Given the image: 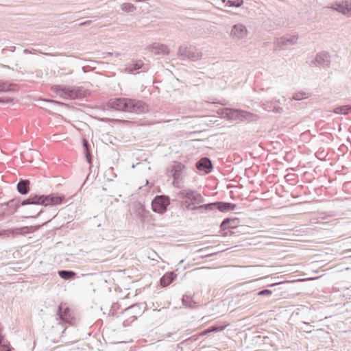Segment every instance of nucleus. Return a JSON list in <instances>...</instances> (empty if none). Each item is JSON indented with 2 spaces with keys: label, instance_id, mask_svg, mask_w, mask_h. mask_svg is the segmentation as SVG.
I'll return each mask as SVG.
<instances>
[{
  "label": "nucleus",
  "instance_id": "nucleus-1",
  "mask_svg": "<svg viewBox=\"0 0 351 351\" xmlns=\"http://www.w3.org/2000/svg\"><path fill=\"white\" fill-rule=\"evenodd\" d=\"M176 197L178 199L181 200L182 206L186 209L199 210L202 213H206V211H204V204L197 206H195L205 201L203 196L197 191L191 189H182L180 191L177 193Z\"/></svg>",
  "mask_w": 351,
  "mask_h": 351
},
{
  "label": "nucleus",
  "instance_id": "nucleus-2",
  "mask_svg": "<svg viewBox=\"0 0 351 351\" xmlns=\"http://www.w3.org/2000/svg\"><path fill=\"white\" fill-rule=\"evenodd\" d=\"M108 106L116 110H121L136 114L148 110V106L143 101L128 98H114L109 100Z\"/></svg>",
  "mask_w": 351,
  "mask_h": 351
},
{
  "label": "nucleus",
  "instance_id": "nucleus-3",
  "mask_svg": "<svg viewBox=\"0 0 351 351\" xmlns=\"http://www.w3.org/2000/svg\"><path fill=\"white\" fill-rule=\"evenodd\" d=\"M64 199L63 195H60L56 193L49 194L47 195H32L27 199L23 200L21 202L22 206L27 204H36V205H58L61 204Z\"/></svg>",
  "mask_w": 351,
  "mask_h": 351
},
{
  "label": "nucleus",
  "instance_id": "nucleus-4",
  "mask_svg": "<svg viewBox=\"0 0 351 351\" xmlns=\"http://www.w3.org/2000/svg\"><path fill=\"white\" fill-rule=\"evenodd\" d=\"M52 90L60 97L66 99H75L84 96V90L80 87L55 85L52 87Z\"/></svg>",
  "mask_w": 351,
  "mask_h": 351
},
{
  "label": "nucleus",
  "instance_id": "nucleus-5",
  "mask_svg": "<svg viewBox=\"0 0 351 351\" xmlns=\"http://www.w3.org/2000/svg\"><path fill=\"white\" fill-rule=\"evenodd\" d=\"M170 172L173 178L172 184L174 187L183 189L186 175V166L180 162L174 161Z\"/></svg>",
  "mask_w": 351,
  "mask_h": 351
},
{
  "label": "nucleus",
  "instance_id": "nucleus-6",
  "mask_svg": "<svg viewBox=\"0 0 351 351\" xmlns=\"http://www.w3.org/2000/svg\"><path fill=\"white\" fill-rule=\"evenodd\" d=\"M178 56L195 62L202 58V53L194 46L181 45L178 51Z\"/></svg>",
  "mask_w": 351,
  "mask_h": 351
},
{
  "label": "nucleus",
  "instance_id": "nucleus-7",
  "mask_svg": "<svg viewBox=\"0 0 351 351\" xmlns=\"http://www.w3.org/2000/svg\"><path fill=\"white\" fill-rule=\"evenodd\" d=\"M170 204V199L167 195H157L152 202V208L154 212L162 214L166 212Z\"/></svg>",
  "mask_w": 351,
  "mask_h": 351
},
{
  "label": "nucleus",
  "instance_id": "nucleus-8",
  "mask_svg": "<svg viewBox=\"0 0 351 351\" xmlns=\"http://www.w3.org/2000/svg\"><path fill=\"white\" fill-rule=\"evenodd\" d=\"M237 205L230 202H215L204 204V211L206 213L210 210L217 209L221 212H227L232 210L236 208Z\"/></svg>",
  "mask_w": 351,
  "mask_h": 351
},
{
  "label": "nucleus",
  "instance_id": "nucleus-9",
  "mask_svg": "<svg viewBox=\"0 0 351 351\" xmlns=\"http://www.w3.org/2000/svg\"><path fill=\"white\" fill-rule=\"evenodd\" d=\"M57 315L62 321L66 323L72 324L74 319L71 309L65 303H61L59 305L57 311Z\"/></svg>",
  "mask_w": 351,
  "mask_h": 351
},
{
  "label": "nucleus",
  "instance_id": "nucleus-10",
  "mask_svg": "<svg viewBox=\"0 0 351 351\" xmlns=\"http://www.w3.org/2000/svg\"><path fill=\"white\" fill-rule=\"evenodd\" d=\"M145 309V305L143 303H136L126 308L123 313L127 316H131L134 319H136L138 316H141Z\"/></svg>",
  "mask_w": 351,
  "mask_h": 351
},
{
  "label": "nucleus",
  "instance_id": "nucleus-11",
  "mask_svg": "<svg viewBox=\"0 0 351 351\" xmlns=\"http://www.w3.org/2000/svg\"><path fill=\"white\" fill-rule=\"evenodd\" d=\"M314 62L316 66L328 68L330 64V55L326 51L319 52L315 56Z\"/></svg>",
  "mask_w": 351,
  "mask_h": 351
},
{
  "label": "nucleus",
  "instance_id": "nucleus-12",
  "mask_svg": "<svg viewBox=\"0 0 351 351\" xmlns=\"http://www.w3.org/2000/svg\"><path fill=\"white\" fill-rule=\"evenodd\" d=\"M298 39V36L295 34L282 36L276 40V45L278 47L283 49L295 45L297 43Z\"/></svg>",
  "mask_w": 351,
  "mask_h": 351
},
{
  "label": "nucleus",
  "instance_id": "nucleus-13",
  "mask_svg": "<svg viewBox=\"0 0 351 351\" xmlns=\"http://www.w3.org/2000/svg\"><path fill=\"white\" fill-rule=\"evenodd\" d=\"M330 8L342 13L347 16H350L351 15V3H350L348 1H344L338 3L337 2L332 4Z\"/></svg>",
  "mask_w": 351,
  "mask_h": 351
},
{
  "label": "nucleus",
  "instance_id": "nucleus-14",
  "mask_svg": "<svg viewBox=\"0 0 351 351\" xmlns=\"http://www.w3.org/2000/svg\"><path fill=\"white\" fill-rule=\"evenodd\" d=\"M230 35L234 38L243 39L247 36V29L244 25L238 23L233 25Z\"/></svg>",
  "mask_w": 351,
  "mask_h": 351
},
{
  "label": "nucleus",
  "instance_id": "nucleus-15",
  "mask_svg": "<svg viewBox=\"0 0 351 351\" xmlns=\"http://www.w3.org/2000/svg\"><path fill=\"white\" fill-rule=\"evenodd\" d=\"M195 167L198 171H204L205 173H210L213 169L211 160L207 157L202 158L198 160L195 164Z\"/></svg>",
  "mask_w": 351,
  "mask_h": 351
},
{
  "label": "nucleus",
  "instance_id": "nucleus-16",
  "mask_svg": "<svg viewBox=\"0 0 351 351\" xmlns=\"http://www.w3.org/2000/svg\"><path fill=\"white\" fill-rule=\"evenodd\" d=\"M147 50L155 55H167L169 51L167 45L160 43H154L147 46Z\"/></svg>",
  "mask_w": 351,
  "mask_h": 351
},
{
  "label": "nucleus",
  "instance_id": "nucleus-17",
  "mask_svg": "<svg viewBox=\"0 0 351 351\" xmlns=\"http://www.w3.org/2000/svg\"><path fill=\"white\" fill-rule=\"evenodd\" d=\"M40 226H23L21 228H16L10 230V231L12 234L17 235H26L33 233L39 229Z\"/></svg>",
  "mask_w": 351,
  "mask_h": 351
},
{
  "label": "nucleus",
  "instance_id": "nucleus-18",
  "mask_svg": "<svg viewBox=\"0 0 351 351\" xmlns=\"http://www.w3.org/2000/svg\"><path fill=\"white\" fill-rule=\"evenodd\" d=\"M177 275L174 271H168L165 273L160 279V283L162 287H167L170 285L176 278Z\"/></svg>",
  "mask_w": 351,
  "mask_h": 351
},
{
  "label": "nucleus",
  "instance_id": "nucleus-19",
  "mask_svg": "<svg viewBox=\"0 0 351 351\" xmlns=\"http://www.w3.org/2000/svg\"><path fill=\"white\" fill-rule=\"evenodd\" d=\"M259 119L258 114L247 112L243 110H240L239 121H254Z\"/></svg>",
  "mask_w": 351,
  "mask_h": 351
},
{
  "label": "nucleus",
  "instance_id": "nucleus-20",
  "mask_svg": "<svg viewBox=\"0 0 351 351\" xmlns=\"http://www.w3.org/2000/svg\"><path fill=\"white\" fill-rule=\"evenodd\" d=\"M29 180H21L16 186L18 192L21 195H27L29 191Z\"/></svg>",
  "mask_w": 351,
  "mask_h": 351
},
{
  "label": "nucleus",
  "instance_id": "nucleus-21",
  "mask_svg": "<svg viewBox=\"0 0 351 351\" xmlns=\"http://www.w3.org/2000/svg\"><path fill=\"white\" fill-rule=\"evenodd\" d=\"M143 66L144 63L143 62L142 60H136L132 62L130 64L127 65V66L125 67V71L128 73H132L133 72L143 68Z\"/></svg>",
  "mask_w": 351,
  "mask_h": 351
},
{
  "label": "nucleus",
  "instance_id": "nucleus-22",
  "mask_svg": "<svg viewBox=\"0 0 351 351\" xmlns=\"http://www.w3.org/2000/svg\"><path fill=\"white\" fill-rule=\"evenodd\" d=\"M272 294V291L269 289H263L259 291L255 294H248L246 296L247 299H250L253 302H256L257 300H256L257 296H270Z\"/></svg>",
  "mask_w": 351,
  "mask_h": 351
},
{
  "label": "nucleus",
  "instance_id": "nucleus-23",
  "mask_svg": "<svg viewBox=\"0 0 351 351\" xmlns=\"http://www.w3.org/2000/svg\"><path fill=\"white\" fill-rule=\"evenodd\" d=\"M225 114L229 119L239 121L240 109L226 108Z\"/></svg>",
  "mask_w": 351,
  "mask_h": 351
},
{
  "label": "nucleus",
  "instance_id": "nucleus-24",
  "mask_svg": "<svg viewBox=\"0 0 351 351\" xmlns=\"http://www.w3.org/2000/svg\"><path fill=\"white\" fill-rule=\"evenodd\" d=\"M58 274L59 276L64 280H71L77 275L75 271L71 270H59Z\"/></svg>",
  "mask_w": 351,
  "mask_h": 351
},
{
  "label": "nucleus",
  "instance_id": "nucleus-25",
  "mask_svg": "<svg viewBox=\"0 0 351 351\" xmlns=\"http://www.w3.org/2000/svg\"><path fill=\"white\" fill-rule=\"evenodd\" d=\"M182 304L190 308H193L196 306V302L193 300L192 297L189 295L185 294L182 297Z\"/></svg>",
  "mask_w": 351,
  "mask_h": 351
},
{
  "label": "nucleus",
  "instance_id": "nucleus-26",
  "mask_svg": "<svg viewBox=\"0 0 351 351\" xmlns=\"http://www.w3.org/2000/svg\"><path fill=\"white\" fill-rule=\"evenodd\" d=\"M15 85L8 82H0V92H10L14 90Z\"/></svg>",
  "mask_w": 351,
  "mask_h": 351
},
{
  "label": "nucleus",
  "instance_id": "nucleus-27",
  "mask_svg": "<svg viewBox=\"0 0 351 351\" xmlns=\"http://www.w3.org/2000/svg\"><path fill=\"white\" fill-rule=\"evenodd\" d=\"M83 147H84V153H85L86 160L89 164H91L92 155H91L90 151V144L88 143V141H86L85 139L83 140Z\"/></svg>",
  "mask_w": 351,
  "mask_h": 351
},
{
  "label": "nucleus",
  "instance_id": "nucleus-28",
  "mask_svg": "<svg viewBox=\"0 0 351 351\" xmlns=\"http://www.w3.org/2000/svg\"><path fill=\"white\" fill-rule=\"evenodd\" d=\"M83 147H84V153H85L86 160L89 164H91L92 155H91L90 151V144L88 143V141H86L85 139L83 140Z\"/></svg>",
  "mask_w": 351,
  "mask_h": 351
},
{
  "label": "nucleus",
  "instance_id": "nucleus-29",
  "mask_svg": "<svg viewBox=\"0 0 351 351\" xmlns=\"http://www.w3.org/2000/svg\"><path fill=\"white\" fill-rule=\"evenodd\" d=\"M237 219L226 218L223 220L221 227L223 229L226 228H233L235 226V221Z\"/></svg>",
  "mask_w": 351,
  "mask_h": 351
},
{
  "label": "nucleus",
  "instance_id": "nucleus-30",
  "mask_svg": "<svg viewBox=\"0 0 351 351\" xmlns=\"http://www.w3.org/2000/svg\"><path fill=\"white\" fill-rule=\"evenodd\" d=\"M351 110V105H346L337 107L334 109L333 112L338 114H346Z\"/></svg>",
  "mask_w": 351,
  "mask_h": 351
},
{
  "label": "nucleus",
  "instance_id": "nucleus-31",
  "mask_svg": "<svg viewBox=\"0 0 351 351\" xmlns=\"http://www.w3.org/2000/svg\"><path fill=\"white\" fill-rule=\"evenodd\" d=\"M0 351H10L9 342L0 335Z\"/></svg>",
  "mask_w": 351,
  "mask_h": 351
},
{
  "label": "nucleus",
  "instance_id": "nucleus-32",
  "mask_svg": "<svg viewBox=\"0 0 351 351\" xmlns=\"http://www.w3.org/2000/svg\"><path fill=\"white\" fill-rule=\"evenodd\" d=\"M121 8L125 12H132L136 10V7L130 3H124L121 5Z\"/></svg>",
  "mask_w": 351,
  "mask_h": 351
},
{
  "label": "nucleus",
  "instance_id": "nucleus-33",
  "mask_svg": "<svg viewBox=\"0 0 351 351\" xmlns=\"http://www.w3.org/2000/svg\"><path fill=\"white\" fill-rule=\"evenodd\" d=\"M308 97H309V95L308 93L301 91V92H298V93H295L293 95L292 99L294 100H296V101H300L303 99L308 98Z\"/></svg>",
  "mask_w": 351,
  "mask_h": 351
},
{
  "label": "nucleus",
  "instance_id": "nucleus-34",
  "mask_svg": "<svg viewBox=\"0 0 351 351\" xmlns=\"http://www.w3.org/2000/svg\"><path fill=\"white\" fill-rule=\"evenodd\" d=\"M199 339L198 334H195L186 339H184L181 343L184 345H189L190 343L196 341Z\"/></svg>",
  "mask_w": 351,
  "mask_h": 351
},
{
  "label": "nucleus",
  "instance_id": "nucleus-35",
  "mask_svg": "<svg viewBox=\"0 0 351 351\" xmlns=\"http://www.w3.org/2000/svg\"><path fill=\"white\" fill-rule=\"evenodd\" d=\"M226 328V326H212L209 327V330L210 332H218L223 330Z\"/></svg>",
  "mask_w": 351,
  "mask_h": 351
},
{
  "label": "nucleus",
  "instance_id": "nucleus-36",
  "mask_svg": "<svg viewBox=\"0 0 351 351\" xmlns=\"http://www.w3.org/2000/svg\"><path fill=\"white\" fill-rule=\"evenodd\" d=\"M350 186H351V182H346L343 184L342 190L344 191L345 192H346L348 194H349L348 191H349V190L350 189Z\"/></svg>",
  "mask_w": 351,
  "mask_h": 351
},
{
  "label": "nucleus",
  "instance_id": "nucleus-37",
  "mask_svg": "<svg viewBox=\"0 0 351 351\" xmlns=\"http://www.w3.org/2000/svg\"><path fill=\"white\" fill-rule=\"evenodd\" d=\"M13 101L12 98H0V104H9Z\"/></svg>",
  "mask_w": 351,
  "mask_h": 351
},
{
  "label": "nucleus",
  "instance_id": "nucleus-38",
  "mask_svg": "<svg viewBox=\"0 0 351 351\" xmlns=\"http://www.w3.org/2000/svg\"><path fill=\"white\" fill-rule=\"evenodd\" d=\"M271 111L275 113H282L283 112V109L280 106H275Z\"/></svg>",
  "mask_w": 351,
  "mask_h": 351
},
{
  "label": "nucleus",
  "instance_id": "nucleus-39",
  "mask_svg": "<svg viewBox=\"0 0 351 351\" xmlns=\"http://www.w3.org/2000/svg\"><path fill=\"white\" fill-rule=\"evenodd\" d=\"M208 333H210V332L209 330V328H207V329L203 330L202 332L198 333V336L199 337H203V336H204V335H207Z\"/></svg>",
  "mask_w": 351,
  "mask_h": 351
},
{
  "label": "nucleus",
  "instance_id": "nucleus-40",
  "mask_svg": "<svg viewBox=\"0 0 351 351\" xmlns=\"http://www.w3.org/2000/svg\"><path fill=\"white\" fill-rule=\"evenodd\" d=\"M91 23H92V21L88 20V21H86L84 22L80 23L79 24V26H81V27H82V26H88Z\"/></svg>",
  "mask_w": 351,
  "mask_h": 351
},
{
  "label": "nucleus",
  "instance_id": "nucleus-41",
  "mask_svg": "<svg viewBox=\"0 0 351 351\" xmlns=\"http://www.w3.org/2000/svg\"><path fill=\"white\" fill-rule=\"evenodd\" d=\"M243 0H237L236 1H234L235 7H237V8L241 7L243 5Z\"/></svg>",
  "mask_w": 351,
  "mask_h": 351
},
{
  "label": "nucleus",
  "instance_id": "nucleus-42",
  "mask_svg": "<svg viewBox=\"0 0 351 351\" xmlns=\"http://www.w3.org/2000/svg\"><path fill=\"white\" fill-rule=\"evenodd\" d=\"M226 5L228 7H235L234 1L228 0L226 2Z\"/></svg>",
  "mask_w": 351,
  "mask_h": 351
},
{
  "label": "nucleus",
  "instance_id": "nucleus-43",
  "mask_svg": "<svg viewBox=\"0 0 351 351\" xmlns=\"http://www.w3.org/2000/svg\"><path fill=\"white\" fill-rule=\"evenodd\" d=\"M282 283H283V282L272 283L271 285H269L268 287H274L276 285H280V284H282Z\"/></svg>",
  "mask_w": 351,
  "mask_h": 351
},
{
  "label": "nucleus",
  "instance_id": "nucleus-44",
  "mask_svg": "<svg viewBox=\"0 0 351 351\" xmlns=\"http://www.w3.org/2000/svg\"><path fill=\"white\" fill-rule=\"evenodd\" d=\"M144 211V208L142 205H140V207H139V214H141V212H143Z\"/></svg>",
  "mask_w": 351,
  "mask_h": 351
},
{
  "label": "nucleus",
  "instance_id": "nucleus-45",
  "mask_svg": "<svg viewBox=\"0 0 351 351\" xmlns=\"http://www.w3.org/2000/svg\"><path fill=\"white\" fill-rule=\"evenodd\" d=\"M42 213V211H39L36 215H30L29 217H38L40 213Z\"/></svg>",
  "mask_w": 351,
  "mask_h": 351
},
{
  "label": "nucleus",
  "instance_id": "nucleus-46",
  "mask_svg": "<svg viewBox=\"0 0 351 351\" xmlns=\"http://www.w3.org/2000/svg\"><path fill=\"white\" fill-rule=\"evenodd\" d=\"M15 49H16V47H14V46L10 47V50H11L12 51H14L15 50Z\"/></svg>",
  "mask_w": 351,
  "mask_h": 351
},
{
  "label": "nucleus",
  "instance_id": "nucleus-47",
  "mask_svg": "<svg viewBox=\"0 0 351 351\" xmlns=\"http://www.w3.org/2000/svg\"><path fill=\"white\" fill-rule=\"evenodd\" d=\"M14 202V200H11V201H10V202L8 203V204H7V205L12 204H13Z\"/></svg>",
  "mask_w": 351,
  "mask_h": 351
},
{
  "label": "nucleus",
  "instance_id": "nucleus-48",
  "mask_svg": "<svg viewBox=\"0 0 351 351\" xmlns=\"http://www.w3.org/2000/svg\"><path fill=\"white\" fill-rule=\"evenodd\" d=\"M7 206V205L1 204V205H0V208H3V207H5V206Z\"/></svg>",
  "mask_w": 351,
  "mask_h": 351
},
{
  "label": "nucleus",
  "instance_id": "nucleus-49",
  "mask_svg": "<svg viewBox=\"0 0 351 351\" xmlns=\"http://www.w3.org/2000/svg\"><path fill=\"white\" fill-rule=\"evenodd\" d=\"M24 52H25V53H29V51H28V49H25V50H24Z\"/></svg>",
  "mask_w": 351,
  "mask_h": 351
},
{
  "label": "nucleus",
  "instance_id": "nucleus-50",
  "mask_svg": "<svg viewBox=\"0 0 351 351\" xmlns=\"http://www.w3.org/2000/svg\"><path fill=\"white\" fill-rule=\"evenodd\" d=\"M102 190H103V191H106V188L103 187V188H102Z\"/></svg>",
  "mask_w": 351,
  "mask_h": 351
},
{
  "label": "nucleus",
  "instance_id": "nucleus-51",
  "mask_svg": "<svg viewBox=\"0 0 351 351\" xmlns=\"http://www.w3.org/2000/svg\"><path fill=\"white\" fill-rule=\"evenodd\" d=\"M65 329H66V328H64V329H63V330L62 331V333H64V332Z\"/></svg>",
  "mask_w": 351,
  "mask_h": 351
},
{
  "label": "nucleus",
  "instance_id": "nucleus-52",
  "mask_svg": "<svg viewBox=\"0 0 351 351\" xmlns=\"http://www.w3.org/2000/svg\"><path fill=\"white\" fill-rule=\"evenodd\" d=\"M344 198H345V199H349V197H344Z\"/></svg>",
  "mask_w": 351,
  "mask_h": 351
},
{
  "label": "nucleus",
  "instance_id": "nucleus-53",
  "mask_svg": "<svg viewBox=\"0 0 351 351\" xmlns=\"http://www.w3.org/2000/svg\"><path fill=\"white\" fill-rule=\"evenodd\" d=\"M223 2H225V0H223Z\"/></svg>",
  "mask_w": 351,
  "mask_h": 351
}]
</instances>
